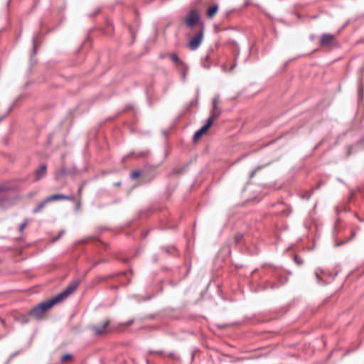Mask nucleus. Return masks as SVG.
Masks as SVG:
<instances>
[{"label": "nucleus", "mask_w": 364, "mask_h": 364, "mask_svg": "<svg viewBox=\"0 0 364 364\" xmlns=\"http://www.w3.org/2000/svg\"><path fill=\"white\" fill-rule=\"evenodd\" d=\"M73 358V356L72 355L70 354H65L63 355L61 358H60V360L63 363H65L70 360H71Z\"/></svg>", "instance_id": "obj_13"}, {"label": "nucleus", "mask_w": 364, "mask_h": 364, "mask_svg": "<svg viewBox=\"0 0 364 364\" xmlns=\"http://www.w3.org/2000/svg\"><path fill=\"white\" fill-rule=\"evenodd\" d=\"M80 281L75 280L70 283L68 287L60 293L49 300L43 301L34 306L29 312L28 315L36 319H41L44 314L53 307L54 305L61 302L68 296L71 295L78 287Z\"/></svg>", "instance_id": "obj_1"}, {"label": "nucleus", "mask_w": 364, "mask_h": 364, "mask_svg": "<svg viewBox=\"0 0 364 364\" xmlns=\"http://www.w3.org/2000/svg\"><path fill=\"white\" fill-rule=\"evenodd\" d=\"M46 172H47V166L46 164H43L39 167V168H38L35 171L34 181H38L41 180L42 178H43L46 175Z\"/></svg>", "instance_id": "obj_9"}, {"label": "nucleus", "mask_w": 364, "mask_h": 364, "mask_svg": "<svg viewBox=\"0 0 364 364\" xmlns=\"http://www.w3.org/2000/svg\"><path fill=\"white\" fill-rule=\"evenodd\" d=\"M169 56H170L171 60L176 63L178 69L180 70L182 77L183 78H185L186 75L188 71V68H187L186 65L179 59V58L178 57V55L176 53H171L169 55Z\"/></svg>", "instance_id": "obj_5"}, {"label": "nucleus", "mask_w": 364, "mask_h": 364, "mask_svg": "<svg viewBox=\"0 0 364 364\" xmlns=\"http://www.w3.org/2000/svg\"><path fill=\"white\" fill-rule=\"evenodd\" d=\"M204 35V28L203 26L200 27V30L197 32V33L193 36L188 43V47L191 50H196L200 45L201 44Z\"/></svg>", "instance_id": "obj_2"}, {"label": "nucleus", "mask_w": 364, "mask_h": 364, "mask_svg": "<svg viewBox=\"0 0 364 364\" xmlns=\"http://www.w3.org/2000/svg\"><path fill=\"white\" fill-rule=\"evenodd\" d=\"M336 44L335 36L332 34L325 33L320 39V46L326 48H331Z\"/></svg>", "instance_id": "obj_6"}, {"label": "nucleus", "mask_w": 364, "mask_h": 364, "mask_svg": "<svg viewBox=\"0 0 364 364\" xmlns=\"http://www.w3.org/2000/svg\"><path fill=\"white\" fill-rule=\"evenodd\" d=\"M82 188H83V186H80L79 187V189H78V194H79L80 197H81V193H82Z\"/></svg>", "instance_id": "obj_20"}, {"label": "nucleus", "mask_w": 364, "mask_h": 364, "mask_svg": "<svg viewBox=\"0 0 364 364\" xmlns=\"http://www.w3.org/2000/svg\"><path fill=\"white\" fill-rule=\"evenodd\" d=\"M200 21L198 11L196 9L190 11L185 18V24L187 27L191 28Z\"/></svg>", "instance_id": "obj_4"}, {"label": "nucleus", "mask_w": 364, "mask_h": 364, "mask_svg": "<svg viewBox=\"0 0 364 364\" xmlns=\"http://www.w3.org/2000/svg\"><path fill=\"white\" fill-rule=\"evenodd\" d=\"M7 191L8 188L6 186H0V196H3Z\"/></svg>", "instance_id": "obj_17"}, {"label": "nucleus", "mask_w": 364, "mask_h": 364, "mask_svg": "<svg viewBox=\"0 0 364 364\" xmlns=\"http://www.w3.org/2000/svg\"><path fill=\"white\" fill-rule=\"evenodd\" d=\"M220 110L219 108H213L210 111V117H208V120H210L211 125H213L214 121L220 116Z\"/></svg>", "instance_id": "obj_10"}, {"label": "nucleus", "mask_w": 364, "mask_h": 364, "mask_svg": "<svg viewBox=\"0 0 364 364\" xmlns=\"http://www.w3.org/2000/svg\"><path fill=\"white\" fill-rule=\"evenodd\" d=\"M132 323V321H128V322H127V326H129V325H131Z\"/></svg>", "instance_id": "obj_22"}, {"label": "nucleus", "mask_w": 364, "mask_h": 364, "mask_svg": "<svg viewBox=\"0 0 364 364\" xmlns=\"http://www.w3.org/2000/svg\"><path fill=\"white\" fill-rule=\"evenodd\" d=\"M211 126L210 120H207L205 124L195 132L193 135L194 141H198L208 131Z\"/></svg>", "instance_id": "obj_7"}, {"label": "nucleus", "mask_w": 364, "mask_h": 364, "mask_svg": "<svg viewBox=\"0 0 364 364\" xmlns=\"http://www.w3.org/2000/svg\"><path fill=\"white\" fill-rule=\"evenodd\" d=\"M46 201H48V203L52 202V201H55V200H72V201L74 200L73 196H65L63 194H54V195H52V196L46 198Z\"/></svg>", "instance_id": "obj_8"}, {"label": "nucleus", "mask_w": 364, "mask_h": 364, "mask_svg": "<svg viewBox=\"0 0 364 364\" xmlns=\"http://www.w3.org/2000/svg\"><path fill=\"white\" fill-rule=\"evenodd\" d=\"M109 320H104L100 323L90 326V329L94 335L100 336L107 333V327L109 326Z\"/></svg>", "instance_id": "obj_3"}, {"label": "nucleus", "mask_w": 364, "mask_h": 364, "mask_svg": "<svg viewBox=\"0 0 364 364\" xmlns=\"http://www.w3.org/2000/svg\"><path fill=\"white\" fill-rule=\"evenodd\" d=\"M27 220H26L19 227V231L22 232L27 225Z\"/></svg>", "instance_id": "obj_19"}, {"label": "nucleus", "mask_w": 364, "mask_h": 364, "mask_svg": "<svg viewBox=\"0 0 364 364\" xmlns=\"http://www.w3.org/2000/svg\"><path fill=\"white\" fill-rule=\"evenodd\" d=\"M219 105H220V98H219L218 96H215L213 99V108H218Z\"/></svg>", "instance_id": "obj_14"}, {"label": "nucleus", "mask_w": 364, "mask_h": 364, "mask_svg": "<svg viewBox=\"0 0 364 364\" xmlns=\"http://www.w3.org/2000/svg\"><path fill=\"white\" fill-rule=\"evenodd\" d=\"M260 168H261L260 167H257V168H255V169H254V170L250 173V178H253V177L255 176L256 173H257V172Z\"/></svg>", "instance_id": "obj_18"}, {"label": "nucleus", "mask_w": 364, "mask_h": 364, "mask_svg": "<svg viewBox=\"0 0 364 364\" xmlns=\"http://www.w3.org/2000/svg\"><path fill=\"white\" fill-rule=\"evenodd\" d=\"M1 322L3 325H4V321L2 319H1Z\"/></svg>", "instance_id": "obj_23"}, {"label": "nucleus", "mask_w": 364, "mask_h": 364, "mask_svg": "<svg viewBox=\"0 0 364 364\" xmlns=\"http://www.w3.org/2000/svg\"><path fill=\"white\" fill-rule=\"evenodd\" d=\"M218 11V6L213 4L207 9V16L209 18H213Z\"/></svg>", "instance_id": "obj_11"}, {"label": "nucleus", "mask_w": 364, "mask_h": 364, "mask_svg": "<svg viewBox=\"0 0 364 364\" xmlns=\"http://www.w3.org/2000/svg\"><path fill=\"white\" fill-rule=\"evenodd\" d=\"M48 203V201H46V199L41 202L33 210V213H38L40 211H41L46 206V205Z\"/></svg>", "instance_id": "obj_12"}, {"label": "nucleus", "mask_w": 364, "mask_h": 364, "mask_svg": "<svg viewBox=\"0 0 364 364\" xmlns=\"http://www.w3.org/2000/svg\"><path fill=\"white\" fill-rule=\"evenodd\" d=\"M242 237H243L242 235H240V234L236 235L235 236V243L237 244V243L240 242V241L242 240Z\"/></svg>", "instance_id": "obj_16"}, {"label": "nucleus", "mask_w": 364, "mask_h": 364, "mask_svg": "<svg viewBox=\"0 0 364 364\" xmlns=\"http://www.w3.org/2000/svg\"><path fill=\"white\" fill-rule=\"evenodd\" d=\"M294 259L296 261V262L299 264H300L301 262H299V259H298V257L297 256H295L294 257Z\"/></svg>", "instance_id": "obj_21"}, {"label": "nucleus", "mask_w": 364, "mask_h": 364, "mask_svg": "<svg viewBox=\"0 0 364 364\" xmlns=\"http://www.w3.org/2000/svg\"><path fill=\"white\" fill-rule=\"evenodd\" d=\"M141 176V172L139 171H134L131 173V178L134 179Z\"/></svg>", "instance_id": "obj_15"}]
</instances>
